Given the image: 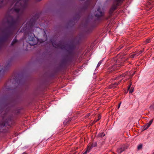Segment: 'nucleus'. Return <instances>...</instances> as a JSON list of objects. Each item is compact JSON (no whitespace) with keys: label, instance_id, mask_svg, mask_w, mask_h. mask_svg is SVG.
Here are the masks:
<instances>
[{"label":"nucleus","instance_id":"obj_20","mask_svg":"<svg viewBox=\"0 0 154 154\" xmlns=\"http://www.w3.org/2000/svg\"><path fill=\"white\" fill-rule=\"evenodd\" d=\"M151 42V39H147L146 40V43H149Z\"/></svg>","mask_w":154,"mask_h":154},{"label":"nucleus","instance_id":"obj_14","mask_svg":"<svg viewBox=\"0 0 154 154\" xmlns=\"http://www.w3.org/2000/svg\"><path fill=\"white\" fill-rule=\"evenodd\" d=\"M144 51V49L143 48L142 50L140 51L138 53H137V56L141 54L142 53H143Z\"/></svg>","mask_w":154,"mask_h":154},{"label":"nucleus","instance_id":"obj_26","mask_svg":"<svg viewBox=\"0 0 154 154\" xmlns=\"http://www.w3.org/2000/svg\"><path fill=\"white\" fill-rule=\"evenodd\" d=\"M152 107L153 108V109H154V103L152 105Z\"/></svg>","mask_w":154,"mask_h":154},{"label":"nucleus","instance_id":"obj_15","mask_svg":"<svg viewBox=\"0 0 154 154\" xmlns=\"http://www.w3.org/2000/svg\"><path fill=\"white\" fill-rule=\"evenodd\" d=\"M37 42H38V40H37V41L36 42H33V43H29V44H30V45L31 46H33V45L36 44Z\"/></svg>","mask_w":154,"mask_h":154},{"label":"nucleus","instance_id":"obj_3","mask_svg":"<svg viewBox=\"0 0 154 154\" xmlns=\"http://www.w3.org/2000/svg\"><path fill=\"white\" fill-rule=\"evenodd\" d=\"M95 17H100L103 15V13L101 11V10L100 7L98 8L97 11H95L94 13Z\"/></svg>","mask_w":154,"mask_h":154},{"label":"nucleus","instance_id":"obj_1","mask_svg":"<svg viewBox=\"0 0 154 154\" xmlns=\"http://www.w3.org/2000/svg\"><path fill=\"white\" fill-rule=\"evenodd\" d=\"M123 60H121L120 59L116 60V62L114 63V65L109 68L107 70L108 73H110L119 69V67L122 65H123L122 62Z\"/></svg>","mask_w":154,"mask_h":154},{"label":"nucleus","instance_id":"obj_29","mask_svg":"<svg viewBox=\"0 0 154 154\" xmlns=\"http://www.w3.org/2000/svg\"><path fill=\"white\" fill-rule=\"evenodd\" d=\"M134 74V72L133 74V75H131V77L133 76Z\"/></svg>","mask_w":154,"mask_h":154},{"label":"nucleus","instance_id":"obj_8","mask_svg":"<svg viewBox=\"0 0 154 154\" xmlns=\"http://www.w3.org/2000/svg\"><path fill=\"white\" fill-rule=\"evenodd\" d=\"M30 34L31 36H30L28 38L29 41H32L33 42V39L34 38V37L35 36V35L32 33H30Z\"/></svg>","mask_w":154,"mask_h":154},{"label":"nucleus","instance_id":"obj_21","mask_svg":"<svg viewBox=\"0 0 154 154\" xmlns=\"http://www.w3.org/2000/svg\"><path fill=\"white\" fill-rule=\"evenodd\" d=\"M101 116H98V118L97 119V120L96 121H95V122H97V121H98L100 119H101Z\"/></svg>","mask_w":154,"mask_h":154},{"label":"nucleus","instance_id":"obj_25","mask_svg":"<svg viewBox=\"0 0 154 154\" xmlns=\"http://www.w3.org/2000/svg\"><path fill=\"white\" fill-rule=\"evenodd\" d=\"M121 103H120L119 104V106H118V109H119L120 106V105H121Z\"/></svg>","mask_w":154,"mask_h":154},{"label":"nucleus","instance_id":"obj_5","mask_svg":"<svg viewBox=\"0 0 154 154\" xmlns=\"http://www.w3.org/2000/svg\"><path fill=\"white\" fill-rule=\"evenodd\" d=\"M153 121V119H152L149 121V123L146 124L144 126V130H145L147 128L150 126Z\"/></svg>","mask_w":154,"mask_h":154},{"label":"nucleus","instance_id":"obj_22","mask_svg":"<svg viewBox=\"0 0 154 154\" xmlns=\"http://www.w3.org/2000/svg\"><path fill=\"white\" fill-rule=\"evenodd\" d=\"M131 85V83L130 85L129 86H128V90H129L130 89Z\"/></svg>","mask_w":154,"mask_h":154},{"label":"nucleus","instance_id":"obj_18","mask_svg":"<svg viewBox=\"0 0 154 154\" xmlns=\"http://www.w3.org/2000/svg\"><path fill=\"white\" fill-rule=\"evenodd\" d=\"M20 9H15V11L17 13L19 12L20 11Z\"/></svg>","mask_w":154,"mask_h":154},{"label":"nucleus","instance_id":"obj_13","mask_svg":"<svg viewBox=\"0 0 154 154\" xmlns=\"http://www.w3.org/2000/svg\"><path fill=\"white\" fill-rule=\"evenodd\" d=\"M52 45L53 46L56 48H58L59 47V46L58 45H56V44L54 42H53L52 43Z\"/></svg>","mask_w":154,"mask_h":154},{"label":"nucleus","instance_id":"obj_23","mask_svg":"<svg viewBox=\"0 0 154 154\" xmlns=\"http://www.w3.org/2000/svg\"><path fill=\"white\" fill-rule=\"evenodd\" d=\"M90 150H88V148H87V150L86 151H85L83 154H86L87 153V152H89Z\"/></svg>","mask_w":154,"mask_h":154},{"label":"nucleus","instance_id":"obj_2","mask_svg":"<svg viewBox=\"0 0 154 154\" xmlns=\"http://www.w3.org/2000/svg\"><path fill=\"white\" fill-rule=\"evenodd\" d=\"M122 1L123 0H115L114 1L111 8V9L113 11L115 10L117 7L119 5L120 2H122Z\"/></svg>","mask_w":154,"mask_h":154},{"label":"nucleus","instance_id":"obj_27","mask_svg":"<svg viewBox=\"0 0 154 154\" xmlns=\"http://www.w3.org/2000/svg\"><path fill=\"white\" fill-rule=\"evenodd\" d=\"M152 154H154V150L152 151Z\"/></svg>","mask_w":154,"mask_h":154},{"label":"nucleus","instance_id":"obj_10","mask_svg":"<svg viewBox=\"0 0 154 154\" xmlns=\"http://www.w3.org/2000/svg\"><path fill=\"white\" fill-rule=\"evenodd\" d=\"M105 135V134H104L103 132H101L98 134V136L100 137H104Z\"/></svg>","mask_w":154,"mask_h":154},{"label":"nucleus","instance_id":"obj_16","mask_svg":"<svg viewBox=\"0 0 154 154\" xmlns=\"http://www.w3.org/2000/svg\"><path fill=\"white\" fill-rule=\"evenodd\" d=\"M129 90H130L129 91V93H131V94L134 91L133 88H131Z\"/></svg>","mask_w":154,"mask_h":154},{"label":"nucleus","instance_id":"obj_12","mask_svg":"<svg viewBox=\"0 0 154 154\" xmlns=\"http://www.w3.org/2000/svg\"><path fill=\"white\" fill-rule=\"evenodd\" d=\"M124 46V45H121L119 47H118L117 49V51H119Z\"/></svg>","mask_w":154,"mask_h":154},{"label":"nucleus","instance_id":"obj_4","mask_svg":"<svg viewBox=\"0 0 154 154\" xmlns=\"http://www.w3.org/2000/svg\"><path fill=\"white\" fill-rule=\"evenodd\" d=\"M97 144L96 142H93L92 144H89L88 146V150H91L92 148L96 146Z\"/></svg>","mask_w":154,"mask_h":154},{"label":"nucleus","instance_id":"obj_9","mask_svg":"<svg viewBox=\"0 0 154 154\" xmlns=\"http://www.w3.org/2000/svg\"><path fill=\"white\" fill-rule=\"evenodd\" d=\"M128 72H127L126 73H123L121 75H120L119 77H117L116 78L117 79H120L122 78L123 77L125 76V75H127L128 74Z\"/></svg>","mask_w":154,"mask_h":154},{"label":"nucleus","instance_id":"obj_24","mask_svg":"<svg viewBox=\"0 0 154 154\" xmlns=\"http://www.w3.org/2000/svg\"><path fill=\"white\" fill-rule=\"evenodd\" d=\"M137 54H133L131 55V57H134V56L136 55H137Z\"/></svg>","mask_w":154,"mask_h":154},{"label":"nucleus","instance_id":"obj_19","mask_svg":"<svg viewBox=\"0 0 154 154\" xmlns=\"http://www.w3.org/2000/svg\"><path fill=\"white\" fill-rule=\"evenodd\" d=\"M102 60L101 61H99V63H98L97 65V67H99L100 65L101 64V63H102Z\"/></svg>","mask_w":154,"mask_h":154},{"label":"nucleus","instance_id":"obj_30","mask_svg":"<svg viewBox=\"0 0 154 154\" xmlns=\"http://www.w3.org/2000/svg\"><path fill=\"white\" fill-rule=\"evenodd\" d=\"M122 79H122H122L120 80V82H121V81L122 80Z\"/></svg>","mask_w":154,"mask_h":154},{"label":"nucleus","instance_id":"obj_31","mask_svg":"<svg viewBox=\"0 0 154 154\" xmlns=\"http://www.w3.org/2000/svg\"><path fill=\"white\" fill-rule=\"evenodd\" d=\"M20 2H22V0L20 1Z\"/></svg>","mask_w":154,"mask_h":154},{"label":"nucleus","instance_id":"obj_28","mask_svg":"<svg viewBox=\"0 0 154 154\" xmlns=\"http://www.w3.org/2000/svg\"><path fill=\"white\" fill-rule=\"evenodd\" d=\"M18 4V2L17 3H16V5H17V4Z\"/></svg>","mask_w":154,"mask_h":154},{"label":"nucleus","instance_id":"obj_7","mask_svg":"<svg viewBox=\"0 0 154 154\" xmlns=\"http://www.w3.org/2000/svg\"><path fill=\"white\" fill-rule=\"evenodd\" d=\"M119 83V82H116L112 84L111 85H110V88H112L116 87L117 86Z\"/></svg>","mask_w":154,"mask_h":154},{"label":"nucleus","instance_id":"obj_11","mask_svg":"<svg viewBox=\"0 0 154 154\" xmlns=\"http://www.w3.org/2000/svg\"><path fill=\"white\" fill-rule=\"evenodd\" d=\"M17 42V40L16 38V37H15L14 39L12 42L11 45H14L15 44V43H16Z\"/></svg>","mask_w":154,"mask_h":154},{"label":"nucleus","instance_id":"obj_6","mask_svg":"<svg viewBox=\"0 0 154 154\" xmlns=\"http://www.w3.org/2000/svg\"><path fill=\"white\" fill-rule=\"evenodd\" d=\"M126 148L125 146H123L122 147L118 149L117 150V152L119 153H121L123 151H124Z\"/></svg>","mask_w":154,"mask_h":154},{"label":"nucleus","instance_id":"obj_17","mask_svg":"<svg viewBox=\"0 0 154 154\" xmlns=\"http://www.w3.org/2000/svg\"><path fill=\"white\" fill-rule=\"evenodd\" d=\"M142 144L139 145L137 146V149H141L142 147Z\"/></svg>","mask_w":154,"mask_h":154}]
</instances>
